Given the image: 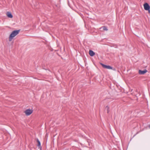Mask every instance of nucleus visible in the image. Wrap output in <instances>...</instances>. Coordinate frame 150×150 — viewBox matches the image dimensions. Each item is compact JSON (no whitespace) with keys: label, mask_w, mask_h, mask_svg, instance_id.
I'll use <instances>...</instances> for the list:
<instances>
[{"label":"nucleus","mask_w":150,"mask_h":150,"mask_svg":"<svg viewBox=\"0 0 150 150\" xmlns=\"http://www.w3.org/2000/svg\"><path fill=\"white\" fill-rule=\"evenodd\" d=\"M106 109L107 110V112L108 113H109L110 111L109 107L108 106H107L106 108Z\"/></svg>","instance_id":"10"},{"label":"nucleus","mask_w":150,"mask_h":150,"mask_svg":"<svg viewBox=\"0 0 150 150\" xmlns=\"http://www.w3.org/2000/svg\"><path fill=\"white\" fill-rule=\"evenodd\" d=\"M37 142L38 143L37 146H38L39 148H40L41 147V144L40 143V141L38 139H36Z\"/></svg>","instance_id":"8"},{"label":"nucleus","mask_w":150,"mask_h":150,"mask_svg":"<svg viewBox=\"0 0 150 150\" xmlns=\"http://www.w3.org/2000/svg\"><path fill=\"white\" fill-rule=\"evenodd\" d=\"M147 72V70L146 69H145L143 71H142L140 70L139 71V73L140 74H144Z\"/></svg>","instance_id":"5"},{"label":"nucleus","mask_w":150,"mask_h":150,"mask_svg":"<svg viewBox=\"0 0 150 150\" xmlns=\"http://www.w3.org/2000/svg\"><path fill=\"white\" fill-rule=\"evenodd\" d=\"M100 29H103V30H108V29L105 26H103L102 28H100Z\"/></svg>","instance_id":"9"},{"label":"nucleus","mask_w":150,"mask_h":150,"mask_svg":"<svg viewBox=\"0 0 150 150\" xmlns=\"http://www.w3.org/2000/svg\"><path fill=\"white\" fill-rule=\"evenodd\" d=\"M144 9L146 10H148L149 9L150 7L148 4L147 3H145L144 4Z\"/></svg>","instance_id":"3"},{"label":"nucleus","mask_w":150,"mask_h":150,"mask_svg":"<svg viewBox=\"0 0 150 150\" xmlns=\"http://www.w3.org/2000/svg\"><path fill=\"white\" fill-rule=\"evenodd\" d=\"M149 128H150V125H149Z\"/></svg>","instance_id":"12"},{"label":"nucleus","mask_w":150,"mask_h":150,"mask_svg":"<svg viewBox=\"0 0 150 150\" xmlns=\"http://www.w3.org/2000/svg\"><path fill=\"white\" fill-rule=\"evenodd\" d=\"M104 68L108 69H112V67L110 66H107L104 65L102 63L100 64Z\"/></svg>","instance_id":"4"},{"label":"nucleus","mask_w":150,"mask_h":150,"mask_svg":"<svg viewBox=\"0 0 150 150\" xmlns=\"http://www.w3.org/2000/svg\"><path fill=\"white\" fill-rule=\"evenodd\" d=\"M33 112V110L31 109H27L24 112L27 116H28L31 114Z\"/></svg>","instance_id":"2"},{"label":"nucleus","mask_w":150,"mask_h":150,"mask_svg":"<svg viewBox=\"0 0 150 150\" xmlns=\"http://www.w3.org/2000/svg\"><path fill=\"white\" fill-rule=\"evenodd\" d=\"M148 11L149 13H150V10L149 9V10H148Z\"/></svg>","instance_id":"11"},{"label":"nucleus","mask_w":150,"mask_h":150,"mask_svg":"<svg viewBox=\"0 0 150 150\" xmlns=\"http://www.w3.org/2000/svg\"><path fill=\"white\" fill-rule=\"evenodd\" d=\"M89 54L91 56H93L95 54V53L91 50L89 51Z\"/></svg>","instance_id":"7"},{"label":"nucleus","mask_w":150,"mask_h":150,"mask_svg":"<svg viewBox=\"0 0 150 150\" xmlns=\"http://www.w3.org/2000/svg\"><path fill=\"white\" fill-rule=\"evenodd\" d=\"M20 32V30H17L12 32L9 37V41H11L13 38L17 35Z\"/></svg>","instance_id":"1"},{"label":"nucleus","mask_w":150,"mask_h":150,"mask_svg":"<svg viewBox=\"0 0 150 150\" xmlns=\"http://www.w3.org/2000/svg\"><path fill=\"white\" fill-rule=\"evenodd\" d=\"M6 15L8 17L12 18H13V16L11 13L10 12H7L6 13Z\"/></svg>","instance_id":"6"}]
</instances>
